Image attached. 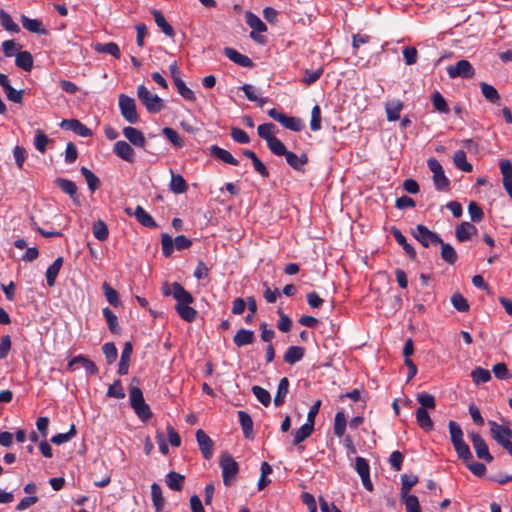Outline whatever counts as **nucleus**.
<instances>
[{"mask_svg": "<svg viewBox=\"0 0 512 512\" xmlns=\"http://www.w3.org/2000/svg\"><path fill=\"white\" fill-rule=\"evenodd\" d=\"M171 173L172 177L169 184L170 190L176 194L184 193L187 190V183L185 179L180 174Z\"/></svg>", "mask_w": 512, "mask_h": 512, "instance_id": "nucleus-43", "label": "nucleus"}, {"mask_svg": "<svg viewBox=\"0 0 512 512\" xmlns=\"http://www.w3.org/2000/svg\"><path fill=\"white\" fill-rule=\"evenodd\" d=\"M92 232H93V235L96 239H98L99 241H104L108 238V227L107 225L102 221V220H98L96 222H94L93 224V227H92Z\"/></svg>", "mask_w": 512, "mask_h": 512, "instance_id": "nucleus-55", "label": "nucleus"}, {"mask_svg": "<svg viewBox=\"0 0 512 512\" xmlns=\"http://www.w3.org/2000/svg\"><path fill=\"white\" fill-rule=\"evenodd\" d=\"M95 50L99 53L110 54L116 59L121 56L120 48L115 42L98 43L95 45Z\"/></svg>", "mask_w": 512, "mask_h": 512, "instance_id": "nucleus-42", "label": "nucleus"}, {"mask_svg": "<svg viewBox=\"0 0 512 512\" xmlns=\"http://www.w3.org/2000/svg\"><path fill=\"white\" fill-rule=\"evenodd\" d=\"M63 265V258L58 257L54 260V262L47 268L46 270V281L49 287H53L56 283L57 276L59 271Z\"/></svg>", "mask_w": 512, "mask_h": 512, "instance_id": "nucleus-29", "label": "nucleus"}, {"mask_svg": "<svg viewBox=\"0 0 512 512\" xmlns=\"http://www.w3.org/2000/svg\"><path fill=\"white\" fill-rule=\"evenodd\" d=\"M323 72H324L323 67H319L315 70L305 69L304 77L302 78L301 81L305 85H312L320 79V77L323 75Z\"/></svg>", "mask_w": 512, "mask_h": 512, "instance_id": "nucleus-54", "label": "nucleus"}, {"mask_svg": "<svg viewBox=\"0 0 512 512\" xmlns=\"http://www.w3.org/2000/svg\"><path fill=\"white\" fill-rule=\"evenodd\" d=\"M477 233V228L470 222H462L455 229V235L458 241H468L472 235Z\"/></svg>", "mask_w": 512, "mask_h": 512, "instance_id": "nucleus-24", "label": "nucleus"}, {"mask_svg": "<svg viewBox=\"0 0 512 512\" xmlns=\"http://www.w3.org/2000/svg\"><path fill=\"white\" fill-rule=\"evenodd\" d=\"M137 96L149 113H158L164 107L163 100L158 95L150 92L144 85L138 86Z\"/></svg>", "mask_w": 512, "mask_h": 512, "instance_id": "nucleus-6", "label": "nucleus"}, {"mask_svg": "<svg viewBox=\"0 0 512 512\" xmlns=\"http://www.w3.org/2000/svg\"><path fill=\"white\" fill-rule=\"evenodd\" d=\"M469 437L471 439L476 456L479 459H482L488 463H491L494 460V458L491 455V453L489 452L488 445L486 444L483 437L479 433L474 432V431L469 433Z\"/></svg>", "mask_w": 512, "mask_h": 512, "instance_id": "nucleus-12", "label": "nucleus"}, {"mask_svg": "<svg viewBox=\"0 0 512 512\" xmlns=\"http://www.w3.org/2000/svg\"><path fill=\"white\" fill-rule=\"evenodd\" d=\"M80 171L87 182L89 190L91 192H94L96 189H98V187L100 185L99 178L91 170H89L86 167H82Z\"/></svg>", "mask_w": 512, "mask_h": 512, "instance_id": "nucleus-52", "label": "nucleus"}, {"mask_svg": "<svg viewBox=\"0 0 512 512\" xmlns=\"http://www.w3.org/2000/svg\"><path fill=\"white\" fill-rule=\"evenodd\" d=\"M275 129V125L273 123H264L258 126L257 132L259 137L264 139L266 143L270 141V139L274 138L273 135Z\"/></svg>", "mask_w": 512, "mask_h": 512, "instance_id": "nucleus-63", "label": "nucleus"}, {"mask_svg": "<svg viewBox=\"0 0 512 512\" xmlns=\"http://www.w3.org/2000/svg\"><path fill=\"white\" fill-rule=\"evenodd\" d=\"M102 289L105 298L110 305H112L113 307H118L121 304L118 292L115 289H113L107 282L103 283Z\"/></svg>", "mask_w": 512, "mask_h": 512, "instance_id": "nucleus-49", "label": "nucleus"}, {"mask_svg": "<svg viewBox=\"0 0 512 512\" xmlns=\"http://www.w3.org/2000/svg\"><path fill=\"white\" fill-rule=\"evenodd\" d=\"M210 154L216 159L233 166H237L239 161L227 150L219 147L218 145H212L210 147Z\"/></svg>", "mask_w": 512, "mask_h": 512, "instance_id": "nucleus-23", "label": "nucleus"}, {"mask_svg": "<svg viewBox=\"0 0 512 512\" xmlns=\"http://www.w3.org/2000/svg\"><path fill=\"white\" fill-rule=\"evenodd\" d=\"M162 292L165 296L172 295L174 297L177 302L175 310L181 319L187 322H193L195 320L197 311L190 306L194 298L180 283L173 282L171 285L166 283L162 288Z\"/></svg>", "mask_w": 512, "mask_h": 512, "instance_id": "nucleus-1", "label": "nucleus"}, {"mask_svg": "<svg viewBox=\"0 0 512 512\" xmlns=\"http://www.w3.org/2000/svg\"><path fill=\"white\" fill-rule=\"evenodd\" d=\"M391 233L393 234L396 242L400 246H402L403 250L410 257V259L414 260L416 258V251H415L414 247L407 242V239L402 234V232L398 228L392 227Z\"/></svg>", "mask_w": 512, "mask_h": 512, "instance_id": "nucleus-25", "label": "nucleus"}, {"mask_svg": "<svg viewBox=\"0 0 512 512\" xmlns=\"http://www.w3.org/2000/svg\"><path fill=\"white\" fill-rule=\"evenodd\" d=\"M174 83H175L178 93L184 99L189 100V101H195L196 97H195L194 92L186 86L185 82L182 79L175 77Z\"/></svg>", "mask_w": 512, "mask_h": 512, "instance_id": "nucleus-51", "label": "nucleus"}, {"mask_svg": "<svg viewBox=\"0 0 512 512\" xmlns=\"http://www.w3.org/2000/svg\"><path fill=\"white\" fill-rule=\"evenodd\" d=\"M184 475L171 471L166 475V485L173 491H181L184 486Z\"/></svg>", "mask_w": 512, "mask_h": 512, "instance_id": "nucleus-30", "label": "nucleus"}, {"mask_svg": "<svg viewBox=\"0 0 512 512\" xmlns=\"http://www.w3.org/2000/svg\"><path fill=\"white\" fill-rule=\"evenodd\" d=\"M0 23L2 27L9 32L18 33L20 31L18 24H16L12 17L2 9H0Z\"/></svg>", "mask_w": 512, "mask_h": 512, "instance_id": "nucleus-47", "label": "nucleus"}, {"mask_svg": "<svg viewBox=\"0 0 512 512\" xmlns=\"http://www.w3.org/2000/svg\"><path fill=\"white\" fill-rule=\"evenodd\" d=\"M125 213L129 216H134L136 220L144 227L147 228H156L157 223L153 219V217L144 210L142 206H137L135 210H132V208L127 207L125 208Z\"/></svg>", "mask_w": 512, "mask_h": 512, "instance_id": "nucleus-13", "label": "nucleus"}, {"mask_svg": "<svg viewBox=\"0 0 512 512\" xmlns=\"http://www.w3.org/2000/svg\"><path fill=\"white\" fill-rule=\"evenodd\" d=\"M447 74L449 78H462V79H472L475 76V69L472 64L466 60L461 59L454 65H449L446 68Z\"/></svg>", "mask_w": 512, "mask_h": 512, "instance_id": "nucleus-7", "label": "nucleus"}, {"mask_svg": "<svg viewBox=\"0 0 512 512\" xmlns=\"http://www.w3.org/2000/svg\"><path fill=\"white\" fill-rule=\"evenodd\" d=\"M347 426V420L344 412L339 411L335 415L334 419V434L337 437H342L345 433Z\"/></svg>", "mask_w": 512, "mask_h": 512, "instance_id": "nucleus-50", "label": "nucleus"}, {"mask_svg": "<svg viewBox=\"0 0 512 512\" xmlns=\"http://www.w3.org/2000/svg\"><path fill=\"white\" fill-rule=\"evenodd\" d=\"M15 65L18 68L23 69L26 72H29L33 68V57L28 51H21L16 54Z\"/></svg>", "mask_w": 512, "mask_h": 512, "instance_id": "nucleus-32", "label": "nucleus"}, {"mask_svg": "<svg viewBox=\"0 0 512 512\" xmlns=\"http://www.w3.org/2000/svg\"><path fill=\"white\" fill-rule=\"evenodd\" d=\"M219 466L222 470L223 484L227 487L231 486L239 471L238 463L228 452H223L220 456Z\"/></svg>", "mask_w": 512, "mask_h": 512, "instance_id": "nucleus-4", "label": "nucleus"}, {"mask_svg": "<svg viewBox=\"0 0 512 512\" xmlns=\"http://www.w3.org/2000/svg\"><path fill=\"white\" fill-rule=\"evenodd\" d=\"M480 89L483 96L491 103H497L500 100V95L496 88L488 83L481 82Z\"/></svg>", "mask_w": 512, "mask_h": 512, "instance_id": "nucleus-46", "label": "nucleus"}, {"mask_svg": "<svg viewBox=\"0 0 512 512\" xmlns=\"http://www.w3.org/2000/svg\"><path fill=\"white\" fill-rule=\"evenodd\" d=\"M441 246V258L446 263L453 265L457 261V253L455 249L448 243L442 240V243H438Z\"/></svg>", "mask_w": 512, "mask_h": 512, "instance_id": "nucleus-41", "label": "nucleus"}, {"mask_svg": "<svg viewBox=\"0 0 512 512\" xmlns=\"http://www.w3.org/2000/svg\"><path fill=\"white\" fill-rule=\"evenodd\" d=\"M252 393L262 405H264L265 407H268L270 405L271 395L266 389L255 385L252 387Z\"/></svg>", "mask_w": 512, "mask_h": 512, "instance_id": "nucleus-56", "label": "nucleus"}, {"mask_svg": "<svg viewBox=\"0 0 512 512\" xmlns=\"http://www.w3.org/2000/svg\"><path fill=\"white\" fill-rule=\"evenodd\" d=\"M224 54L226 57L236 63L237 65L244 67V68H251L253 67V61L246 55L239 53L237 50L226 47L224 49Z\"/></svg>", "mask_w": 512, "mask_h": 512, "instance_id": "nucleus-20", "label": "nucleus"}, {"mask_svg": "<svg viewBox=\"0 0 512 512\" xmlns=\"http://www.w3.org/2000/svg\"><path fill=\"white\" fill-rule=\"evenodd\" d=\"M314 426L308 422L303 424L299 429L293 432V444L298 445L307 439L313 432Z\"/></svg>", "mask_w": 512, "mask_h": 512, "instance_id": "nucleus-40", "label": "nucleus"}, {"mask_svg": "<svg viewBox=\"0 0 512 512\" xmlns=\"http://www.w3.org/2000/svg\"><path fill=\"white\" fill-rule=\"evenodd\" d=\"M196 440L204 459H211L214 446L213 440L202 429L197 430Z\"/></svg>", "mask_w": 512, "mask_h": 512, "instance_id": "nucleus-16", "label": "nucleus"}, {"mask_svg": "<svg viewBox=\"0 0 512 512\" xmlns=\"http://www.w3.org/2000/svg\"><path fill=\"white\" fill-rule=\"evenodd\" d=\"M448 428H449L451 442L453 445L464 441L463 440V431L458 423H456L455 421H449Z\"/></svg>", "mask_w": 512, "mask_h": 512, "instance_id": "nucleus-57", "label": "nucleus"}, {"mask_svg": "<svg viewBox=\"0 0 512 512\" xmlns=\"http://www.w3.org/2000/svg\"><path fill=\"white\" fill-rule=\"evenodd\" d=\"M412 235L424 247H429L430 245H436L438 243H442L441 237L437 233L429 230L423 224H418L415 227V229L412 230Z\"/></svg>", "mask_w": 512, "mask_h": 512, "instance_id": "nucleus-9", "label": "nucleus"}, {"mask_svg": "<svg viewBox=\"0 0 512 512\" xmlns=\"http://www.w3.org/2000/svg\"><path fill=\"white\" fill-rule=\"evenodd\" d=\"M49 141L50 139L42 130L36 131V135L34 137V146L36 150H38L41 153H44L47 149V144L49 143Z\"/></svg>", "mask_w": 512, "mask_h": 512, "instance_id": "nucleus-62", "label": "nucleus"}, {"mask_svg": "<svg viewBox=\"0 0 512 512\" xmlns=\"http://www.w3.org/2000/svg\"><path fill=\"white\" fill-rule=\"evenodd\" d=\"M431 100L435 110H437L440 113H449V107L447 105V102L440 92L435 91L432 94Z\"/></svg>", "mask_w": 512, "mask_h": 512, "instance_id": "nucleus-53", "label": "nucleus"}, {"mask_svg": "<svg viewBox=\"0 0 512 512\" xmlns=\"http://www.w3.org/2000/svg\"><path fill=\"white\" fill-rule=\"evenodd\" d=\"M267 146L270 151L277 156H284L288 151L283 142L277 137L270 139V141L267 142Z\"/></svg>", "mask_w": 512, "mask_h": 512, "instance_id": "nucleus-61", "label": "nucleus"}, {"mask_svg": "<svg viewBox=\"0 0 512 512\" xmlns=\"http://www.w3.org/2000/svg\"><path fill=\"white\" fill-rule=\"evenodd\" d=\"M416 420L418 425L426 432L433 429V421L427 410L424 408H418L416 411Z\"/></svg>", "mask_w": 512, "mask_h": 512, "instance_id": "nucleus-34", "label": "nucleus"}, {"mask_svg": "<svg viewBox=\"0 0 512 512\" xmlns=\"http://www.w3.org/2000/svg\"><path fill=\"white\" fill-rule=\"evenodd\" d=\"M114 153L124 161L133 163L135 160V152L131 145L126 141L119 140L114 144Z\"/></svg>", "mask_w": 512, "mask_h": 512, "instance_id": "nucleus-18", "label": "nucleus"}, {"mask_svg": "<svg viewBox=\"0 0 512 512\" xmlns=\"http://www.w3.org/2000/svg\"><path fill=\"white\" fill-rule=\"evenodd\" d=\"M191 245L192 241L184 235H178L174 240L167 233H163L161 235L162 253L165 257L171 256L174 248L177 250H185L188 249Z\"/></svg>", "mask_w": 512, "mask_h": 512, "instance_id": "nucleus-5", "label": "nucleus"}, {"mask_svg": "<svg viewBox=\"0 0 512 512\" xmlns=\"http://www.w3.org/2000/svg\"><path fill=\"white\" fill-rule=\"evenodd\" d=\"M451 303L453 307L459 312H467L469 310V304L467 300L460 293H455L452 295Z\"/></svg>", "mask_w": 512, "mask_h": 512, "instance_id": "nucleus-64", "label": "nucleus"}, {"mask_svg": "<svg viewBox=\"0 0 512 512\" xmlns=\"http://www.w3.org/2000/svg\"><path fill=\"white\" fill-rule=\"evenodd\" d=\"M458 457L462 459L465 463L469 460H472V453L468 444L465 441L459 442L453 445Z\"/></svg>", "mask_w": 512, "mask_h": 512, "instance_id": "nucleus-59", "label": "nucleus"}, {"mask_svg": "<svg viewBox=\"0 0 512 512\" xmlns=\"http://www.w3.org/2000/svg\"><path fill=\"white\" fill-rule=\"evenodd\" d=\"M488 424L492 438L508 453H512V430L508 426L500 425L493 420H490Z\"/></svg>", "mask_w": 512, "mask_h": 512, "instance_id": "nucleus-3", "label": "nucleus"}, {"mask_svg": "<svg viewBox=\"0 0 512 512\" xmlns=\"http://www.w3.org/2000/svg\"><path fill=\"white\" fill-rule=\"evenodd\" d=\"M385 109L388 121H396L400 118L403 103L400 100H392L386 103Z\"/></svg>", "mask_w": 512, "mask_h": 512, "instance_id": "nucleus-35", "label": "nucleus"}, {"mask_svg": "<svg viewBox=\"0 0 512 512\" xmlns=\"http://www.w3.org/2000/svg\"><path fill=\"white\" fill-rule=\"evenodd\" d=\"M119 108L121 115L127 122L136 124L139 121V116L136 111V103L132 97L121 94L119 96Z\"/></svg>", "mask_w": 512, "mask_h": 512, "instance_id": "nucleus-10", "label": "nucleus"}, {"mask_svg": "<svg viewBox=\"0 0 512 512\" xmlns=\"http://www.w3.org/2000/svg\"><path fill=\"white\" fill-rule=\"evenodd\" d=\"M102 313L107 322L109 330L114 334H119L121 328L118 324L117 316L107 307L103 308Z\"/></svg>", "mask_w": 512, "mask_h": 512, "instance_id": "nucleus-44", "label": "nucleus"}, {"mask_svg": "<svg viewBox=\"0 0 512 512\" xmlns=\"http://www.w3.org/2000/svg\"><path fill=\"white\" fill-rule=\"evenodd\" d=\"M239 423L241 425L243 434L246 438L253 436V421L251 416L246 411H238Z\"/></svg>", "mask_w": 512, "mask_h": 512, "instance_id": "nucleus-31", "label": "nucleus"}, {"mask_svg": "<svg viewBox=\"0 0 512 512\" xmlns=\"http://www.w3.org/2000/svg\"><path fill=\"white\" fill-rule=\"evenodd\" d=\"M21 23H22V26L29 32L40 34V35L47 33V30L43 26L42 22L38 19H31V18L27 17L26 15H21Z\"/></svg>", "mask_w": 512, "mask_h": 512, "instance_id": "nucleus-27", "label": "nucleus"}, {"mask_svg": "<svg viewBox=\"0 0 512 512\" xmlns=\"http://www.w3.org/2000/svg\"><path fill=\"white\" fill-rule=\"evenodd\" d=\"M241 89L243 90L245 96L248 98V100L257 102L260 107H262L266 102L267 99L265 98H258L256 95V89L251 84H244Z\"/></svg>", "mask_w": 512, "mask_h": 512, "instance_id": "nucleus-60", "label": "nucleus"}, {"mask_svg": "<svg viewBox=\"0 0 512 512\" xmlns=\"http://www.w3.org/2000/svg\"><path fill=\"white\" fill-rule=\"evenodd\" d=\"M304 357V348L290 346L284 354V361L290 365L299 362Z\"/></svg>", "mask_w": 512, "mask_h": 512, "instance_id": "nucleus-36", "label": "nucleus"}, {"mask_svg": "<svg viewBox=\"0 0 512 512\" xmlns=\"http://www.w3.org/2000/svg\"><path fill=\"white\" fill-rule=\"evenodd\" d=\"M289 391V380L286 377L280 379L276 395L274 397L275 406H281L285 402V398Z\"/></svg>", "mask_w": 512, "mask_h": 512, "instance_id": "nucleus-38", "label": "nucleus"}, {"mask_svg": "<svg viewBox=\"0 0 512 512\" xmlns=\"http://www.w3.org/2000/svg\"><path fill=\"white\" fill-rule=\"evenodd\" d=\"M130 405L138 418L144 422L152 417V412L146 404L142 390L137 386H131L129 389Z\"/></svg>", "mask_w": 512, "mask_h": 512, "instance_id": "nucleus-2", "label": "nucleus"}, {"mask_svg": "<svg viewBox=\"0 0 512 512\" xmlns=\"http://www.w3.org/2000/svg\"><path fill=\"white\" fill-rule=\"evenodd\" d=\"M133 352V346L131 342H126L124 348L121 353L119 365H118V374L123 376L128 374L130 359Z\"/></svg>", "mask_w": 512, "mask_h": 512, "instance_id": "nucleus-22", "label": "nucleus"}, {"mask_svg": "<svg viewBox=\"0 0 512 512\" xmlns=\"http://www.w3.org/2000/svg\"><path fill=\"white\" fill-rule=\"evenodd\" d=\"M54 183L64 193L69 195L70 198L72 199V201L76 205H80V197H79V194L77 193V186L73 181L65 179V178H56Z\"/></svg>", "mask_w": 512, "mask_h": 512, "instance_id": "nucleus-17", "label": "nucleus"}, {"mask_svg": "<svg viewBox=\"0 0 512 512\" xmlns=\"http://www.w3.org/2000/svg\"><path fill=\"white\" fill-rule=\"evenodd\" d=\"M246 23L247 25L252 28V32L250 33V37L253 40L258 41V37L256 36L255 32H265L267 30L266 24L254 13L252 12H246Z\"/></svg>", "mask_w": 512, "mask_h": 512, "instance_id": "nucleus-21", "label": "nucleus"}, {"mask_svg": "<svg viewBox=\"0 0 512 512\" xmlns=\"http://www.w3.org/2000/svg\"><path fill=\"white\" fill-rule=\"evenodd\" d=\"M418 482V477L416 475H407L403 474L401 476V495H402V501L404 502L405 499L409 496V491L411 488Z\"/></svg>", "mask_w": 512, "mask_h": 512, "instance_id": "nucleus-39", "label": "nucleus"}, {"mask_svg": "<svg viewBox=\"0 0 512 512\" xmlns=\"http://www.w3.org/2000/svg\"><path fill=\"white\" fill-rule=\"evenodd\" d=\"M428 168L433 173V182L435 188L439 191H443L449 187L450 181L445 176L442 165L435 158H429L427 161Z\"/></svg>", "mask_w": 512, "mask_h": 512, "instance_id": "nucleus-11", "label": "nucleus"}, {"mask_svg": "<svg viewBox=\"0 0 512 512\" xmlns=\"http://www.w3.org/2000/svg\"><path fill=\"white\" fill-rule=\"evenodd\" d=\"M76 364H80L89 375H96L98 373L96 364L84 355L80 354L73 357L67 364V370L70 372L74 371Z\"/></svg>", "mask_w": 512, "mask_h": 512, "instance_id": "nucleus-14", "label": "nucleus"}, {"mask_svg": "<svg viewBox=\"0 0 512 512\" xmlns=\"http://www.w3.org/2000/svg\"><path fill=\"white\" fill-rule=\"evenodd\" d=\"M453 162L458 169L464 172H471L473 169L472 165L467 162L466 153L463 150H457L454 153Z\"/></svg>", "mask_w": 512, "mask_h": 512, "instance_id": "nucleus-45", "label": "nucleus"}, {"mask_svg": "<svg viewBox=\"0 0 512 512\" xmlns=\"http://www.w3.org/2000/svg\"><path fill=\"white\" fill-rule=\"evenodd\" d=\"M152 15L154 17L155 23L162 30V32L169 37L174 36V29L171 25L166 21L164 15L159 10H153Z\"/></svg>", "mask_w": 512, "mask_h": 512, "instance_id": "nucleus-37", "label": "nucleus"}, {"mask_svg": "<svg viewBox=\"0 0 512 512\" xmlns=\"http://www.w3.org/2000/svg\"><path fill=\"white\" fill-rule=\"evenodd\" d=\"M76 435V427L74 424L70 426V429L66 433H59L51 438V442L56 445L64 444L70 441Z\"/></svg>", "mask_w": 512, "mask_h": 512, "instance_id": "nucleus-58", "label": "nucleus"}, {"mask_svg": "<svg viewBox=\"0 0 512 512\" xmlns=\"http://www.w3.org/2000/svg\"><path fill=\"white\" fill-rule=\"evenodd\" d=\"M255 340V334L252 330L241 328L233 337V342L237 347H243L252 344Z\"/></svg>", "mask_w": 512, "mask_h": 512, "instance_id": "nucleus-28", "label": "nucleus"}, {"mask_svg": "<svg viewBox=\"0 0 512 512\" xmlns=\"http://www.w3.org/2000/svg\"><path fill=\"white\" fill-rule=\"evenodd\" d=\"M269 117L279 122L283 127L294 132H300L303 129L302 120L298 117L287 116L279 112L277 109L272 108L268 111Z\"/></svg>", "mask_w": 512, "mask_h": 512, "instance_id": "nucleus-8", "label": "nucleus"}, {"mask_svg": "<svg viewBox=\"0 0 512 512\" xmlns=\"http://www.w3.org/2000/svg\"><path fill=\"white\" fill-rule=\"evenodd\" d=\"M151 499L156 512L162 511L165 505V500L162 494V489L157 483H153L151 485Z\"/></svg>", "mask_w": 512, "mask_h": 512, "instance_id": "nucleus-33", "label": "nucleus"}, {"mask_svg": "<svg viewBox=\"0 0 512 512\" xmlns=\"http://www.w3.org/2000/svg\"><path fill=\"white\" fill-rule=\"evenodd\" d=\"M284 156L289 166L297 171H303V167L308 163V156L305 153L298 156L294 152L287 151Z\"/></svg>", "mask_w": 512, "mask_h": 512, "instance_id": "nucleus-26", "label": "nucleus"}, {"mask_svg": "<svg viewBox=\"0 0 512 512\" xmlns=\"http://www.w3.org/2000/svg\"><path fill=\"white\" fill-rule=\"evenodd\" d=\"M122 133L124 137L134 146L143 148L146 145V139L144 134L132 127V126H126L123 128Z\"/></svg>", "mask_w": 512, "mask_h": 512, "instance_id": "nucleus-19", "label": "nucleus"}, {"mask_svg": "<svg viewBox=\"0 0 512 512\" xmlns=\"http://www.w3.org/2000/svg\"><path fill=\"white\" fill-rule=\"evenodd\" d=\"M471 378L476 385L487 383L491 380V372L482 367H476L471 371Z\"/></svg>", "mask_w": 512, "mask_h": 512, "instance_id": "nucleus-48", "label": "nucleus"}, {"mask_svg": "<svg viewBox=\"0 0 512 512\" xmlns=\"http://www.w3.org/2000/svg\"><path fill=\"white\" fill-rule=\"evenodd\" d=\"M62 129L73 131L81 137H89L92 131L77 119H63L60 123Z\"/></svg>", "mask_w": 512, "mask_h": 512, "instance_id": "nucleus-15", "label": "nucleus"}]
</instances>
